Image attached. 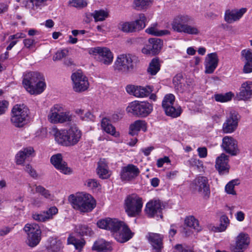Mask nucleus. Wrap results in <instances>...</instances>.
Listing matches in <instances>:
<instances>
[{"instance_id":"7c9ffc66","label":"nucleus","mask_w":252,"mask_h":252,"mask_svg":"<svg viewBox=\"0 0 252 252\" xmlns=\"http://www.w3.org/2000/svg\"><path fill=\"white\" fill-rule=\"evenodd\" d=\"M146 123L143 120H137L129 126V134L132 136L137 135L138 132L141 129L146 131Z\"/></svg>"},{"instance_id":"f3484780","label":"nucleus","mask_w":252,"mask_h":252,"mask_svg":"<svg viewBox=\"0 0 252 252\" xmlns=\"http://www.w3.org/2000/svg\"><path fill=\"white\" fill-rule=\"evenodd\" d=\"M247 11V9L244 7L240 9H227L224 13V20L227 23H233L239 21Z\"/></svg>"},{"instance_id":"2f4dec72","label":"nucleus","mask_w":252,"mask_h":252,"mask_svg":"<svg viewBox=\"0 0 252 252\" xmlns=\"http://www.w3.org/2000/svg\"><path fill=\"white\" fill-rule=\"evenodd\" d=\"M92 249L98 252H110L112 250L111 244L103 239H99L95 241Z\"/></svg>"},{"instance_id":"4d7b16f0","label":"nucleus","mask_w":252,"mask_h":252,"mask_svg":"<svg viewBox=\"0 0 252 252\" xmlns=\"http://www.w3.org/2000/svg\"><path fill=\"white\" fill-rule=\"evenodd\" d=\"M35 190L36 192L40 193L46 198H51V194L49 191L41 186H35Z\"/></svg>"},{"instance_id":"e433bc0d","label":"nucleus","mask_w":252,"mask_h":252,"mask_svg":"<svg viewBox=\"0 0 252 252\" xmlns=\"http://www.w3.org/2000/svg\"><path fill=\"white\" fill-rule=\"evenodd\" d=\"M146 20V17L144 14H140L138 18L132 22L135 32L139 31L145 27Z\"/></svg>"},{"instance_id":"6e6552de","label":"nucleus","mask_w":252,"mask_h":252,"mask_svg":"<svg viewBox=\"0 0 252 252\" xmlns=\"http://www.w3.org/2000/svg\"><path fill=\"white\" fill-rule=\"evenodd\" d=\"M11 123L16 127H22L26 123L29 109L24 105L17 104L12 109Z\"/></svg>"},{"instance_id":"8fccbe9b","label":"nucleus","mask_w":252,"mask_h":252,"mask_svg":"<svg viewBox=\"0 0 252 252\" xmlns=\"http://www.w3.org/2000/svg\"><path fill=\"white\" fill-rule=\"evenodd\" d=\"M184 78L182 73L177 74L173 79V83L175 88L180 91L181 86L184 83Z\"/></svg>"},{"instance_id":"603ef678","label":"nucleus","mask_w":252,"mask_h":252,"mask_svg":"<svg viewBox=\"0 0 252 252\" xmlns=\"http://www.w3.org/2000/svg\"><path fill=\"white\" fill-rule=\"evenodd\" d=\"M189 165L197 169L199 171H201L203 167L202 161L196 158H192L189 160Z\"/></svg>"},{"instance_id":"f704fd0d","label":"nucleus","mask_w":252,"mask_h":252,"mask_svg":"<svg viewBox=\"0 0 252 252\" xmlns=\"http://www.w3.org/2000/svg\"><path fill=\"white\" fill-rule=\"evenodd\" d=\"M185 223L187 226L193 228L197 232L202 230L198 220L192 216L187 217L185 220Z\"/></svg>"},{"instance_id":"9b49d317","label":"nucleus","mask_w":252,"mask_h":252,"mask_svg":"<svg viewBox=\"0 0 252 252\" xmlns=\"http://www.w3.org/2000/svg\"><path fill=\"white\" fill-rule=\"evenodd\" d=\"M72 88L74 92L82 93L89 87L88 79L82 71H77L72 74Z\"/></svg>"},{"instance_id":"b1692460","label":"nucleus","mask_w":252,"mask_h":252,"mask_svg":"<svg viewBox=\"0 0 252 252\" xmlns=\"http://www.w3.org/2000/svg\"><path fill=\"white\" fill-rule=\"evenodd\" d=\"M229 157L222 153L216 160L215 167L220 174L228 173L230 166L228 164Z\"/></svg>"},{"instance_id":"c9c22d12","label":"nucleus","mask_w":252,"mask_h":252,"mask_svg":"<svg viewBox=\"0 0 252 252\" xmlns=\"http://www.w3.org/2000/svg\"><path fill=\"white\" fill-rule=\"evenodd\" d=\"M157 23H154L151 26L146 30V32L148 34L155 36H162L170 34V32L168 30H158L157 29Z\"/></svg>"},{"instance_id":"58836bf2","label":"nucleus","mask_w":252,"mask_h":252,"mask_svg":"<svg viewBox=\"0 0 252 252\" xmlns=\"http://www.w3.org/2000/svg\"><path fill=\"white\" fill-rule=\"evenodd\" d=\"M165 114L173 118H176L180 116L182 109L180 106H176L174 105L167 108H164Z\"/></svg>"},{"instance_id":"338daca9","label":"nucleus","mask_w":252,"mask_h":252,"mask_svg":"<svg viewBox=\"0 0 252 252\" xmlns=\"http://www.w3.org/2000/svg\"><path fill=\"white\" fill-rule=\"evenodd\" d=\"M170 160L168 157H164L158 159L157 165L158 167H161L164 163H169Z\"/></svg>"},{"instance_id":"2eb2a0df","label":"nucleus","mask_w":252,"mask_h":252,"mask_svg":"<svg viewBox=\"0 0 252 252\" xmlns=\"http://www.w3.org/2000/svg\"><path fill=\"white\" fill-rule=\"evenodd\" d=\"M163 208V206L159 200H151L147 203L145 211L149 217L157 216L158 218H162L161 211Z\"/></svg>"},{"instance_id":"9d476101","label":"nucleus","mask_w":252,"mask_h":252,"mask_svg":"<svg viewBox=\"0 0 252 252\" xmlns=\"http://www.w3.org/2000/svg\"><path fill=\"white\" fill-rule=\"evenodd\" d=\"M114 68L115 70L127 73L134 68V64L132 56L130 54L119 55L115 62Z\"/></svg>"},{"instance_id":"13d9d810","label":"nucleus","mask_w":252,"mask_h":252,"mask_svg":"<svg viewBox=\"0 0 252 252\" xmlns=\"http://www.w3.org/2000/svg\"><path fill=\"white\" fill-rule=\"evenodd\" d=\"M46 214V216L48 220L52 219L53 218V216L57 214L58 212V209L55 206H53L50 207L48 210L46 211H44Z\"/></svg>"},{"instance_id":"4be33fe9","label":"nucleus","mask_w":252,"mask_h":252,"mask_svg":"<svg viewBox=\"0 0 252 252\" xmlns=\"http://www.w3.org/2000/svg\"><path fill=\"white\" fill-rule=\"evenodd\" d=\"M192 21V18L188 15H179L173 19L171 26L174 31L182 32L185 25Z\"/></svg>"},{"instance_id":"5fc2aeb1","label":"nucleus","mask_w":252,"mask_h":252,"mask_svg":"<svg viewBox=\"0 0 252 252\" xmlns=\"http://www.w3.org/2000/svg\"><path fill=\"white\" fill-rule=\"evenodd\" d=\"M69 3L72 6L80 9L86 7L88 4L85 0H72Z\"/></svg>"},{"instance_id":"c85d7f7f","label":"nucleus","mask_w":252,"mask_h":252,"mask_svg":"<svg viewBox=\"0 0 252 252\" xmlns=\"http://www.w3.org/2000/svg\"><path fill=\"white\" fill-rule=\"evenodd\" d=\"M241 55L244 58L245 65L243 68L244 72L249 73L252 72V52L250 50H243Z\"/></svg>"},{"instance_id":"e2e57ef3","label":"nucleus","mask_w":252,"mask_h":252,"mask_svg":"<svg viewBox=\"0 0 252 252\" xmlns=\"http://www.w3.org/2000/svg\"><path fill=\"white\" fill-rule=\"evenodd\" d=\"M174 248V252H194L187 247L181 244H177Z\"/></svg>"},{"instance_id":"1a4fd4ad","label":"nucleus","mask_w":252,"mask_h":252,"mask_svg":"<svg viewBox=\"0 0 252 252\" xmlns=\"http://www.w3.org/2000/svg\"><path fill=\"white\" fill-rule=\"evenodd\" d=\"M24 230L28 235L26 240L27 244L32 248L37 246L41 240V231L38 225L27 224Z\"/></svg>"},{"instance_id":"69168bd1","label":"nucleus","mask_w":252,"mask_h":252,"mask_svg":"<svg viewBox=\"0 0 252 252\" xmlns=\"http://www.w3.org/2000/svg\"><path fill=\"white\" fill-rule=\"evenodd\" d=\"M86 185L87 187L93 189L97 188L99 184L95 179H89L86 182Z\"/></svg>"},{"instance_id":"864d4df0","label":"nucleus","mask_w":252,"mask_h":252,"mask_svg":"<svg viewBox=\"0 0 252 252\" xmlns=\"http://www.w3.org/2000/svg\"><path fill=\"white\" fill-rule=\"evenodd\" d=\"M184 80V83L180 87V91L182 92L189 90L190 87L192 86L193 84V80L192 78L185 77Z\"/></svg>"},{"instance_id":"774afa93","label":"nucleus","mask_w":252,"mask_h":252,"mask_svg":"<svg viewBox=\"0 0 252 252\" xmlns=\"http://www.w3.org/2000/svg\"><path fill=\"white\" fill-rule=\"evenodd\" d=\"M23 43L26 48L31 49L35 44V41L33 39L27 38L24 40Z\"/></svg>"},{"instance_id":"cd10ccee","label":"nucleus","mask_w":252,"mask_h":252,"mask_svg":"<svg viewBox=\"0 0 252 252\" xmlns=\"http://www.w3.org/2000/svg\"><path fill=\"white\" fill-rule=\"evenodd\" d=\"M238 97L241 100H247L252 97V82L242 84Z\"/></svg>"},{"instance_id":"aec40b11","label":"nucleus","mask_w":252,"mask_h":252,"mask_svg":"<svg viewBox=\"0 0 252 252\" xmlns=\"http://www.w3.org/2000/svg\"><path fill=\"white\" fill-rule=\"evenodd\" d=\"M162 44V41L159 38H150L149 44L142 49V53L146 54H157L160 51Z\"/></svg>"},{"instance_id":"6e6d98bb","label":"nucleus","mask_w":252,"mask_h":252,"mask_svg":"<svg viewBox=\"0 0 252 252\" xmlns=\"http://www.w3.org/2000/svg\"><path fill=\"white\" fill-rule=\"evenodd\" d=\"M237 181L232 180L226 184L225 186V189L227 193L233 195L236 194V192L234 190V188L235 186L237 185Z\"/></svg>"},{"instance_id":"20e7f679","label":"nucleus","mask_w":252,"mask_h":252,"mask_svg":"<svg viewBox=\"0 0 252 252\" xmlns=\"http://www.w3.org/2000/svg\"><path fill=\"white\" fill-rule=\"evenodd\" d=\"M73 207L81 213L91 212L96 207V201L90 194L80 193L69 196Z\"/></svg>"},{"instance_id":"0eeeda50","label":"nucleus","mask_w":252,"mask_h":252,"mask_svg":"<svg viewBox=\"0 0 252 252\" xmlns=\"http://www.w3.org/2000/svg\"><path fill=\"white\" fill-rule=\"evenodd\" d=\"M143 203L142 199L135 194L126 197L125 200V209L130 217L139 215L142 210Z\"/></svg>"},{"instance_id":"37998d69","label":"nucleus","mask_w":252,"mask_h":252,"mask_svg":"<svg viewBox=\"0 0 252 252\" xmlns=\"http://www.w3.org/2000/svg\"><path fill=\"white\" fill-rule=\"evenodd\" d=\"M67 244L73 245L76 250L80 251L85 245V242L83 240H78L70 235L67 238Z\"/></svg>"},{"instance_id":"4468645a","label":"nucleus","mask_w":252,"mask_h":252,"mask_svg":"<svg viewBox=\"0 0 252 252\" xmlns=\"http://www.w3.org/2000/svg\"><path fill=\"white\" fill-rule=\"evenodd\" d=\"M221 147L224 152L233 156L239 153L237 141L231 136H225L222 138Z\"/></svg>"},{"instance_id":"ddd939ff","label":"nucleus","mask_w":252,"mask_h":252,"mask_svg":"<svg viewBox=\"0 0 252 252\" xmlns=\"http://www.w3.org/2000/svg\"><path fill=\"white\" fill-rule=\"evenodd\" d=\"M240 116L238 113L231 110L227 115L226 120L223 124L222 130L224 133L233 132L237 128Z\"/></svg>"},{"instance_id":"bf43d9fd","label":"nucleus","mask_w":252,"mask_h":252,"mask_svg":"<svg viewBox=\"0 0 252 252\" xmlns=\"http://www.w3.org/2000/svg\"><path fill=\"white\" fill-rule=\"evenodd\" d=\"M68 54V51L66 50H62L58 51L53 57L54 61L61 60L63 58L65 57Z\"/></svg>"},{"instance_id":"79ce46f5","label":"nucleus","mask_w":252,"mask_h":252,"mask_svg":"<svg viewBox=\"0 0 252 252\" xmlns=\"http://www.w3.org/2000/svg\"><path fill=\"white\" fill-rule=\"evenodd\" d=\"M75 231L81 236H91L93 232L91 228L85 224H79L75 227Z\"/></svg>"},{"instance_id":"a878e982","label":"nucleus","mask_w":252,"mask_h":252,"mask_svg":"<svg viewBox=\"0 0 252 252\" xmlns=\"http://www.w3.org/2000/svg\"><path fill=\"white\" fill-rule=\"evenodd\" d=\"M147 238L153 247L154 252H161L163 248L162 236L158 233H149Z\"/></svg>"},{"instance_id":"3c124183","label":"nucleus","mask_w":252,"mask_h":252,"mask_svg":"<svg viewBox=\"0 0 252 252\" xmlns=\"http://www.w3.org/2000/svg\"><path fill=\"white\" fill-rule=\"evenodd\" d=\"M182 32L196 35L199 33V30L196 26H192L187 24Z\"/></svg>"},{"instance_id":"f03ea898","label":"nucleus","mask_w":252,"mask_h":252,"mask_svg":"<svg viewBox=\"0 0 252 252\" xmlns=\"http://www.w3.org/2000/svg\"><path fill=\"white\" fill-rule=\"evenodd\" d=\"M82 137V132L75 126H71L68 129L56 130L55 133L56 141L62 145L72 146L76 145Z\"/></svg>"},{"instance_id":"4c0bfd02","label":"nucleus","mask_w":252,"mask_h":252,"mask_svg":"<svg viewBox=\"0 0 252 252\" xmlns=\"http://www.w3.org/2000/svg\"><path fill=\"white\" fill-rule=\"evenodd\" d=\"M160 65L158 58L152 59L147 69L148 72L151 75H156L160 70Z\"/></svg>"},{"instance_id":"dca6fc26","label":"nucleus","mask_w":252,"mask_h":252,"mask_svg":"<svg viewBox=\"0 0 252 252\" xmlns=\"http://www.w3.org/2000/svg\"><path fill=\"white\" fill-rule=\"evenodd\" d=\"M126 92L136 97H145L148 96L153 91L150 86L144 87L132 85H127L126 87Z\"/></svg>"},{"instance_id":"39448f33","label":"nucleus","mask_w":252,"mask_h":252,"mask_svg":"<svg viewBox=\"0 0 252 252\" xmlns=\"http://www.w3.org/2000/svg\"><path fill=\"white\" fill-rule=\"evenodd\" d=\"M48 119L52 124H63L72 121L73 116L69 111L65 110L62 105L55 104L50 109Z\"/></svg>"},{"instance_id":"0e129e2a","label":"nucleus","mask_w":252,"mask_h":252,"mask_svg":"<svg viewBox=\"0 0 252 252\" xmlns=\"http://www.w3.org/2000/svg\"><path fill=\"white\" fill-rule=\"evenodd\" d=\"M200 158H205L207 156V149L206 147H199L197 150Z\"/></svg>"},{"instance_id":"bb28decb","label":"nucleus","mask_w":252,"mask_h":252,"mask_svg":"<svg viewBox=\"0 0 252 252\" xmlns=\"http://www.w3.org/2000/svg\"><path fill=\"white\" fill-rule=\"evenodd\" d=\"M34 150L32 147L23 148L15 156L16 162L17 164H23L25 159L30 156H34Z\"/></svg>"},{"instance_id":"c03bdc74","label":"nucleus","mask_w":252,"mask_h":252,"mask_svg":"<svg viewBox=\"0 0 252 252\" xmlns=\"http://www.w3.org/2000/svg\"><path fill=\"white\" fill-rule=\"evenodd\" d=\"M118 29L125 32H135L132 22H121L118 26Z\"/></svg>"},{"instance_id":"052dcab7","label":"nucleus","mask_w":252,"mask_h":252,"mask_svg":"<svg viewBox=\"0 0 252 252\" xmlns=\"http://www.w3.org/2000/svg\"><path fill=\"white\" fill-rule=\"evenodd\" d=\"M24 170L27 172L33 178H37V174L36 171L32 167V166L29 164H27L26 165Z\"/></svg>"},{"instance_id":"393cba45","label":"nucleus","mask_w":252,"mask_h":252,"mask_svg":"<svg viewBox=\"0 0 252 252\" xmlns=\"http://www.w3.org/2000/svg\"><path fill=\"white\" fill-rule=\"evenodd\" d=\"M218 62L219 59L216 53L208 54L205 61V72L207 74L212 73L217 68Z\"/></svg>"},{"instance_id":"f8f14e48","label":"nucleus","mask_w":252,"mask_h":252,"mask_svg":"<svg viewBox=\"0 0 252 252\" xmlns=\"http://www.w3.org/2000/svg\"><path fill=\"white\" fill-rule=\"evenodd\" d=\"M89 53L94 56L99 62L108 65L113 61V54L110 49L107 47L91 48L89 50Z\"/></svg>"},{"instance_id":"a18cd8bd","label":"nucleus","mask_w":252,"mask_h":252,"mask_svg":"<svg viewBox=\"0 0 252 252\" xmlns=\"http://www.w3.org/2000/svg\"><path fill=\"white\" fill-rule=\"evenodd\" d=\"M214 7L212 8V11L207 12L205 14V17L207 19L214 20L217 18L219 14L221 13L220 8L218 6H213Z\"/></svg>"},{"instance_id":"a19ab883","label":"nucleus","mask_w":252,"mask_h":252,"mask_svg":"<svg viewBox=\"0 0 252 252\" xmlns=\"http://www.w3.org/2000/svg\"><path fill=\"white\" fill-rule=\"evenodd\" d=\"M153 0H134L133 4L138 10L146 9L153 4Z\"/></svg>"},{"instance_id":"49530a36","label":"nucleus","mask_w":252,"mask_h":252,"mask_svg":"<svg viewBox=\"0 0 252 252\" xmlns=\"http://www.w3.org/2000/svg\"><path fill=\"white\" fill-rule=\"evenodd\" d=\"M92 16L94 19L95 21H102L108 16V12L104 10H95Z\"/></svg>"},{"instance_id":"de8ad7c7","label":"nucleus","mask_w":252,"mask_h":252,"mask_svg":"<svg viewBox=\"0 0 252 252\" xmlns=\"http://www.w3.org/2000/svg\"><path fill=\"white\" fill-rule=\"evenodd\" d=\"M233 94L229 92L225 94H216L214 95V98L218 102H225L230 100Z\"/></svg>"},{"instance_id":"72a5a7b5","label":"nucleus","mask_w":252,"mask_h":252,"mask_svg":"<svg viewBox=\"0 0 252 252\" xmlns=\"http://www.w3.org/2000/svg\"><path fill=\"white\" fill-rule=\"evenodd\" d=\"M101 126L102 129L107 133H109L117 137L119 136V133L116 131L115 127L109 123L107 118H103L101 121Z\"/></svg>"},{"instance_id":"680f3d73","label":"nucleus","mask_w":252,"mask_h":252,"mask_svg":"<svg viewBox=\"0 0 252 252\" xmlns=\"http://www.w3.org/2000/svg\"><path fill=\"white\" fill-rule=\"evenodd\" d=\"M32 218L38 221L44 222L47 221V218L44 212L40 214H34L32 215Z\"/></svg>"},{"instance_id":"6ab92c4d","label":"nucleus","mask_w":252,"mask_h":252,"mask_svg":"<svg viewBox=\"0 0 252 252\" xmlns=\"http://www.w3.org/2000/svg\"><path fill=\"white\" fill-rule=\"evenodd\" d=\"M140 173L139 168L132 164H129L122 168L120 176L122 180L130 181L137 176Z\"/></svg>"},{"instance_id":"a211bd4d","label":"nucleus","mask_w":252,"mask_h":252,"mask_svg":"<svg viewBox=\"0 0 252 252\" xmlns=\"http://www.w3.org/2000/svg\"><path fill=\"white\" fill-rule=\"evenodd\" d=\"M194 182L196 189L201 194L203 198H208L210 193L208 179L206 177L200 176L196 178Z\"/></svg>"},{"instance_id":"423d86ee","label":"nucleus","mask_w":252,"mask_h":252,"mask_svg":"<svg viewBox=\"0 0 252 252\" xmlns=\"http://www.w3.org/2000/svg\"><path fill=\"white\" fill-rule=\"evenodd\" d=\"M126 110L134 116L146 117L152 111L153 106L148 102L135 100L129 103Z\"/></svg>"},{"instance_id":"473e14b6","label":"nucleus","mask_w":252,"mask_h":252,"mask_svg":"<svg viewBox=\"0 0 252 252\" xmlns=\"http://www.w3.org/2000/svg\"><path fill=\"white\" fill-rule=\"evenodd\" d=\"M49 252H59L63 248L62 242L56 238L50 237L48 240Z\"/></svg>"},{"instance_id":"5701e85b","label":"nucleus","mask_w":252,"mask_h":252,"mask_svg":"<svg viewBox=\"0 0 252 252\" xmlns=\"http://www.w3.org/2000/svg\"><path fill=\"white\" fill-rule=\"evenodd\" d=\"M249 244L248 235L240 234L236 238V243L231 247L232 252H243Z\"/></svg>"},{"instance_id":"ea45409f","label":"nucleus","mask_w":252,"mask_h":252,"mask_svg":"<svg viewBox=\"0 0 252 252\" xmlns=\"http://www.w3.org/2000/svg\"><path fill=\"white\" fill-rule=\"evenodd\" d=\"M220 223L219 226H214L212 230L215 232H223L225 231L229 223V220L225 215H223L220 219Z\"/></svg>"},{"instance_id":"7ed1b4c3","label":"nucleus","mask_w":252,"mask_h":252,"mask_svg":"<svg viewBox=\"0 0 252 252\" xmlns=\"http://www.w3.org/2000/svg\"><path fill=\"white\" fill-rule=\"evenodd\" d=\"M23 84L31 94H39L44 91L46 87L43 75L37 72H30L26 74Z\"/></svg>"},{"instance_id":"09e8293b","label":"nucleus","mask_w":252,"mask_h":252,"mask_svg":"<svg viewBox=\"0 0 252 252\" xmlns=\"http://www.w3.org/2000/svg\"><path fill=\"white\" fill-rule=\"evenodd\" d=\"M175 96L173 94H166L162 102V106L163 108H167L170 106L174 105Z\"/></svg>"},{"instance_id":"f257e3e1","label":"nucleus","mask_w":252,"mask_h":252,"mask_svg":"<svg viewBox=\"0 0 252 252\" xmlns=\"http://www.w3.org/2000/svg\"><path fill=\"white\" fill-rule=\"evenodd\" d=\"M97 225L100 228L113 232L115 239L120 243L127 242L133 235V233L131 231L127 225L117 219L107 218L101 220L97 221Z\"/></svg>"},{"instance_id":"c756f323","label":"nucleus","mask_w":252,"mask_h":252,"mask_svg":"<svg viewBox=\"0 0 252 252\" xmlns=\"http://www.w3.org/2000/svg\"><path fill=\"white\" fill-rule=\"evenodd\" d=\"M96 171L97 174L101 179H107L109 177L108 167L105 159H100L98 162Z\"/></svg>"},{"instance_id":"412c9836","label":"nucleus","mask_w":252,"mask_h":252,"mask_svg":"<svg viewBox=\"0 0 252 252\" xmlns=\"http://www.w3.org/2000/svg\"><path fill=\"white\" fill-rule=\"evenodd\" d=\"M51 163L54 167L64 174H70L71 170L68 167L66 162L63 160L61 154H58L52 156L50 158Z\"/></svg>"}]
</instances>
